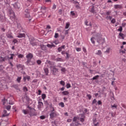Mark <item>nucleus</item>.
Masks as SVG:
<instances>
[{
  "mask_svg": "<svg viewBox=\"0 0 126 126\" xmlns=\"http://www.w3.org/2000/svg\"><path fill=\"white\" fill-rule=\"evenodd\" d=\"M12 5L16 9H19L20 8V6H19V3H15L12 4Z\"/></svg>",
  "mask_w": 126,
  "mask_h": 126,
  "instance_id": "nucleus-8",
  "label": "nucleus"
},
{
  "mask_svg": "<svg viewBox=\"0 0 126 126\" xmlns=\"http://www.w3.org/2000/svg\"><path fill=\"white\" fill-rule=\"evenodd\" d=\"M29 39L30 43H31L32 42L35 41V38H34V37L31 36L29 37Z\"/></svg>",
  "mask_w": 126,
  "mask_h": 126,
  "instance_id": "nucleus-15",
  "label": "nucleus"
},
{
  "mask_svg": "<svg viewBox=\"0 0 126 126\" xmlns=\"http://www.w3.org/2000/svg\"><path fill=\"white\" fill-rule=\"evenodd\" d=\"M30 44L32 45V47H35V46H37V42H35V41L30 42Z\"/></svg>",
  "mask_w": 126,
  "mask_h": 126,
  "instance_id": "nucleus-14",
  "label": "nucleus"
},
{
  "mask_svg": "<svg viewBox=\"0 0 126 126\" xmlns=\"http://www.w3.org/2000/svg\"><path fill=\"white\" fill-rule=\"evenodd\" d=\"M71 86H70V84L69 83H67L66 84V88L68 89V88H70Z\"/></svg>",
  "mask_w": 126,
  "mask_h": 126,
  "instance_id": "nucleus-42",
  "label": "nucleus"
},
{
  "mask_svg": "<svg viewBox=\"0 0 126 126\" xmlns=\"http://www.w3.org/2000/svg\"><path fill=\"white\" fill-rule=\"evenodd\" d=\"M44 71L46 75H48L49 74V69H48V68H44Z\"/></svg>",
  "mask_w": 126,
  "mask_h": 126,
  "instance_id": "nucleus-13",
  "label": "nucleus"
},
{
  "mask_svg": "<svg viewBox=\"0 0 126 126\" xmlns=\"http://www.w3.org/2000/svg\"><path fill=\"white\" fill-rule=\"evenodd\" d=\"M98 77H99V75H97L96 76H95L92 79V80H96V79H98Z\"/></svg>",
  "mask_w": 126,
  "mask_h": 126,
  "instance_id": "nucleus-30",
  "label": "nucleus"
},
{
  "mask_svg": "<svg viewBox=\"0 0 126 126\" xmlns=\"http://www.w3.org/2000/svg\"><path fill=\"white\" fill-rule=\"evenodd\" d=\"M94 40H95V37H93L91 38V41L92 44H95Z\"/></svg>",
  "mask_w": 126,
  "mask_h": 126,
  "instance_id": "nucleus-22",
  "label": "nucleus"
},
{
  "mask_svg": "<svg viewBox=\"0 0 126 126\" xmlns=\"http://www.w3.org/2000/svg\"><path fill=\"white\" fill-rule=\"evenodd\" d=\"M111 23H113L114 24V23H116V19H113L112 20H111Z\"/></svg>",
  "mask_w": 126,
  "mask_h": 126,
  "instance_id": "nucleus-49",
  "label": "nucleus"
},
{
  "mask_svg": "<svg viewBox=\"0 0 126 126\" xmlns=\"http://www.w3.org/2000/svg\"><path fill=\"white\" fill-rule=\"evenodd\" d=\"M70 14L72 15V16H74V15H75V13H74V11H71L70 12Z\"/></svg>",
  "mask_w": 126,
  "mask_h": 126,
  "instance_id": "nucleus-43",
  "label": "nucleus"
},
{
  "mask_svg": "<svg viewBox=\"0 0 126 126\" xmlns=\"http://www.w3.org/2000/svg\"><path fill=\"white\" fill-rule=\"evenodd\" d=\"M65 68L62 67L61 69V71H63V72H65Z\"/></svg>",
  "mask_w": 126,
  "mask_h": 126,
  "instance_id": "nucleus-54",
  "label": "nucleus"
},
{
  "mask_svg": "<svg viewBox=\"0 0 126 126\" xmlns=\"http://www.w3.org/2000/svg\"><path fill=\"white\" fill-rule=\"evenodd\" d=\"M41 120H45L46 119V116L42 115L40 117Z\"/></svg>",
  "mask_w": 126,
  "mask_h": 126,
  "instance_id": "nucleus-40",
  "label": "nucleus"
},
{
  "mask_svg": "<svg viewBox=\"0 0 126 126\" xmlns=\"http://www.w3.org/2000/svg\"><path fill=\"white\" fill-rule=\"evenodd\" d=\"M45 104L48 106V107H49V108H51V107H52V103L50 102H49L48 101H45Z\"/></svg>",
  "mask_w": 126,
  "mask_h": 126,
  "instance_id": "nucleus-12",
  "label": "nucleus"
},
{
  "mask_svg": "<svg viewBox=\"0 0 126 126\" xmlns=\"http://www.w3.org/2000/svg\"><path fill=\"white\" fill-rule=\"evenodd\" d=\"M22 112L24 115L30 114V116H36V114L32 113V112H35V109L29 106H27L26 109H23Z\"/></svg>",
  "mask_w": 126,
  "mask_h": 126,
  "instance_id": "nucleus-1",
  "label": "nucleus"
},
{
  "mask_svg": "<svg viewBox=\"0 0 126 126\" xmlns=\"http://www.w3.org/2000/svg\"><path fill=\"white\" fill-rule=\"evenodd\" d=\"M77 121V118L76 117H74L73 119V122H76Z\"/></svg>",
  "mask_w": 126,
  "mask_h": 126,
  "instance_id": "nucleus-56",
  "label": "nucleus"
},
{
  "mask_svg": "<svg viewBox=\"0 0 126 126\" xmlns=\"http://www.w3.org/2000/svg\"><path fill=\"white\" fill-rule=\"evenodd\" d=\"M3 69H4V66H3V65H0V72L1 71H2V70H3Z\"/></svg>",
  "mask_w": 126,
  "mask_h": 126,
  "instance_id": "nucleus-26",
  "label": "nucleus"
},
{
  "mask_svg": "<svg viewBox=\"0 0 126 126\" xmlns=\"http://www.w3.org/2000/svg\"><path fill=\"white\" fill-rule=\"evenodd\" d=\"M10 56H11V57L9 58V59L13 60V57H14V56H15V55L13 54H10Z\"/></svg>",
  "mask_w": 126,
  "mask_h": 126,
  "instance_id": "nucleus-35",
  "label": "nucleus"
},
{
  "mask_svg": "<svg viewBox=\"0 0 126 126\" xmlns=\"http://www.w3.org/2000/svg\"><path fill=\"white\" fill-rule=\"evenodd\" d=\"M7 38H13V36H12V35H10V34H8L7 35Z\"/></svg>",
  "mask_w": 126,
  "mask_h": 126,
  "instance_id": "nucleus-55",
  "label": "nucleus"
},
{
  "mask_svg": "<svg viewBox=\"0 0 126 126\" xmlns=\"http://www.w3.org/2000/svg\"><path fill=\"white\" fill-rule=\"evenodd\" d=\"M87 97H88L89 100H91V98H92V95L90 94H87Z\"/></svg>",
  "mask_w": 126,
  "mask_h": 126,
  "instance_id": "nucleus-37",
  "label": "nucleus"
},
{
  "mask_svg": "<svg viewBox=\"0 0 126 126\" xmlns=\"http://www.w3.org/2000/svg\"><path fill=\"white\" fill-rule=\"evenodd\" d=\"M50 68H51V69H52L53 72V74H56V72H57V71H59V69L56 68V66H50Z\"/></svg>",
  "mask_w": 126,
  "mask_h": 126,
  "instance_id": "nucleus-6",
  "label": "nucleus"
},
{
  "mask_svg": "<svg viewBox=\"0 0 126 126\" xmlns=\"http://www.w3.org/2000/svg\"><path fill=\"white\" fill-rule=\"evenodd\" d=\"M97 104H98V105H102V101H101V100H98V101H97Z\"/></svg>",
  "mask_w": 126,
  "mask_h": 126,
  "instance_id": "nucleus-59",
  "label": "nucleus"
},
{
  "mask_svg": "<svg viewBox=\"0 0 126 126\" xmlns=\"http://www.w3.org/2000/svg\"><path fill=\"white\" fill-rule=\"evenodd\" d=\"M118 31H119L120 32H122L123 31V27L120 26L119 29L118 30Z\"/></svg>",
  "mask_w": 126,
  "mask_h": 126,
  "instance_id": "nucleus-39",
  "label": "nucleus"
},
{
  "mask_svg": "<svg viewBox=\"0 0 126 126\" xmlns=\"http://www.w3.org/2000/svg\"><path fill=\"white\" fill-rule=\"evenodd\" d=\"M60 84L63 86H64V85H65V83L63 81H60Z\"/></svg>",
  "mask_w": 126,
  "mask_h": 126,
  "instance_id": "nucleus-33",
  "label": "nucleus"
},
{
  "mask_svg": "<svg viewBox=\"0 0 126 126\" xmlns=\"http://www.w3.org/2000/svg\"><path fill=\"white\" fill-rule=\"evenodd\" d=\"M62 94L64 95H68L69 94V93L68 91H63L62 92Z\"/></svg>",
  "mask_w": 126,
  "mask_h": 126,
  "instance_id": "nucleus-19",
  "label": "nucleus"
},
{
  "mask_svg": "<svg viewBox=\"0 0 126 126\" xmlns=\"http://www.w3.org/2000/svg\"><path fill=\"white\" fill-rule=\"evenodd\" d=\"M4 61H5V58L1 56L0 57V62H4Z\"/></svg>",
  "mask_w": 126,
  "mask_h": 126,
  "instance_id": "nucleus-31",
  "label": "nucleus"
},
{
  "mask_svg": "<svg viewBox=\"0 0 126 126\" xmlns=\"http://www.w3.org/2000/svg\"><path fill=\"white\" fill-rule=\"evenodd\" d=\"M58 116V112L57 111H54V112H51L50 114V117L51 119H54L55 117H57Z\"/></svg>",
  "mask_w": 126,
  "mask_h": 126,
  "instance_id": "nucleus-4",
  "label": "nucleus"
},
{
  "mask_svg": "<svg viewBox=\"0 0 126 126\" xmlns=\"http://www.w3.org/2000/svg\"><path fill=\"white\" fill-rule=\"evenodd\" d=\"M2 102L3 103V105H5V103H6V99H3V100H2Z\"/></svg>",
  "mask_w": 126,
  "mask_h": 126,
  "instance_id": "nucleus-53",
  "label": "nucleus"
},
{
  "mask_svg": "<svg viewBox=\"0 0 126 126\" xmlns=\"http://www.w3.org/2000/svg\"><path fill=\"white\" fill-rule=\"evenodd\" d=\"M96 42L99 45H103L105 42V38L102 37V34L97 33L96 35Z\"/></svg>",
  "mask_w": 126,
  "mask_h": 126,
  "instance_id": "nucleus-2",
  "label": "nucleus"
},
{
  "mask_svg": "<svg viewBox=\"0 0 126 126\" xmlns=\"http://www.w3.org/2000/svg\"><path fill=\"white\" fill-rule=\"evenodd\" d=\"M104 53L105 54H110V48H107Z\"/></svg>",
  "mask_w": 126,
  "mask_h": 126,
  "instance_id": "nucleus-34",
  "label": "nucleus"
},
{
  "mask_svg": "<svg viewBox=\"0 0 126 126\" xmlns=\"http://www.w3.org/2000/svg\"><path fill=\"white\" fill-rule=\"evenodd\" d=\"M26 58L27 59V61L26 62V64L29 66L30 65V62H31V60L33 58V54L32 53H29L26 55Z\"/></svg>",
  "mask_w": 126,
  "mask_h": 126,
  "instance_id": "nucleus-3",
  "label": "nucleus"
},
{
  "mask_svg": "<svg viewBox=\"0 0 126 126\" xmlns=\"http://www.w3.org/2000/svg\"><path fill=\"white\" fill-rule=\"evenodd\" d=\"M36 63L37 64L40 65L42 63V61H41V60H37Z\"/></svg>",
  "mask_w": 126,
  "mask_h": 126,
  "instance_id": "nucleus-41",
  "label": "nucleus"
},
{
  "mask_svg": "<svg viewBox=\"0 0 126 126\" xmlns=\"http://www.w3.org/2000/svg\"><path fill=\"white\" fill-rule=\"evenodd\" d=\"M25 17H27V18H30V14L29 13H25Z\"/></svg>",
  "mask_w": 126,
  "mask_h": 126,
  "instance_id": "nucleus-25",
  "label": "nucleus"
},
{
  "mask_svg": "<svg viewBox=\"0 0 126 126\" xmlns=\"http://www.w3.org/2000/svg\"><path fill=\"white\" fill-rule=\"evenodd\" d=\"M76 50L77 52H80V51H81V48H76Z\"/></svg>",
  "mask_w": 126,
  "mask_h": 126,
  "instance_id": "nucleus-58",
  "label": "nucleus"
},
{
  "mask_svg": "<svg viewBox=\"0 0 126 126\" xmlns=\"http://www.w3.org/2000/svg\"><path fill=\"white\" fill-rule=\"evenodd\" d=\"M27 2L28 3H32L33 2V0H27Z\"/></svg>",
  "mask_w": 126,
  "mask_h": 126,
  "instance_id": "nucleus-46",
  "label": "nucleus"
},
{
  "mask_svg": "<svg viewBox=\"0 0 126 126\" xmlns=\"http://www.w3.org/2000/svg\"><path fill=\"white\" fill-rule=\"evenodd\" d=\"M25 12L26 13H29V9H26L25 11Z\"/></svg>",
  "mask_w": 126,
  "mask_h": 126,
  "instance_id": "nucleus-63",
  "label": "nucleus"
},
{
  "mask_svg": "<svg viewBox=\"0 0 126 126\" xmlns=\"http://www.w3.org/2000/svg\"><path fill=\"white\" fill-rule=\"evenodd\" d=\"M40 10H41V12L42 13V17H47V16H45V12H46V7H41Z\"/></svg>",
  "mask_w": 126,
  "mask_h": 126,
  "instance_id": "nucleus-5",
  "label": "nucleus"
},
{
  "mask_svg": "<svg viewBox=\"0 0 126 126\" xmlns=\"http://www.w3.org/2000/svg\"><path fill=\"white\" fill-rule=\"evenodd\" d=\"M56 62H63V59L62 58H58L55 59Z\"/></svg>",
  "mask_w": 126,
  "mask_h": 126,
  "instance_id": "nucleus-16",
  "label": "nucleus"
},
{
  "mask_svg": "<svg viewBox=\"0 0 126 126\" xmlns=\"http://www.w3.org/2000/svg\"><path fill=\"white\" fill-rule=\"evenodd\" d=\"M17 67L18 68H22V67H23V65L21 64H19L17 65Z\"/></svg>",
  "mask_w": 126,
  "mask_h": 126,
  "instance_id": "nucleus-24",
  "label": "nucleus"
},
{
  "mask_svg": "<svg viewBox=\"0 0 126 126\" xmlns=\"http://www.w3.org/2000/svg\"><path fill=\"white\" fill-rule=\"evenodd\" d=\"M50 112H51V113H53V112H55V108H54V107L51 106L50 107Z\"/></svg>",
  "mask_w": 126,
  "mask_h": 126,
  "instance_id": "nucleus-27",
  "label": "nucleus"
},
{
  "mask_svg": "<svg viewBox=\"0 0 126 126\" xmlns=\"http://www.w3.org/2000/svg\"><path fill=\"white\" fill-rule=\"evenodd\" d=\"M26 77H27V80H28V81H29V80H30V76H26Z\"/></svg>",
  "mask_w": 126,
  "mask_h": 126,
  "instance_id": "nucleus-64",
  "label": "nucleus"
},
{
  "mask_svg": "<svg viewBox=\"0 0 126 126\" xmlns=\"http://www.w3.org/2000/svg\"><path fill=\"white\" fill-rule=\"evenodd\" d=\"M10 14L11 16H12L13 18H14V17H15L14 12H13V11H11V12H10Z\"/></svg>",
  "mask_w": 126,
  "mask_h": 126,
  "instance_id": "nucleus-21",
  "label": "nucleus"
},
{
  "mask_svg": "<svg viewBox=\"0 0 126 126\" xmlns=\"http://www.w3.org/2000/svg\"><path fill=\"white\" fill-rule=\"evenodd\" d=\"M16 80L18 83H20V81H21V77H18Z\"/></svg>",
  "mask_w": 126,
  "mask_h": 126,
  "instance_id": "nucleus-28",
  "label": "nucleus"
},
{
  "mask_svg": "<svg viewBox=\"0 0 126 126\" xmlns=\"http://www.w3.org/2000/svg\"><path fill=\"white\" fill-rule=\"evenodd\" d=\"M112 18H113V17L111 16L106 17V19H109V20H112Z\"/></svg>",
  "mask_w": 126,
  "mask_h": 126,
  "instance_id": "nucleus-48",
  "label": "nucleus"
},
{
  "mask_svg": "<svg viewBox=\"0 0 126 126\" xmlns=\"http://www.w3.org/2000/svg\"><path fill=\"white\" fill-rule=\"evenodd\" d=\"M118 106H117V105L116 104H114V105H111V108L114 109H117Z\"/></svg>",
  "mask_w": 126,
  "mask_h": 126,
  "instance_id": "nucleus-29",
  "label": "nucleus"
},
{
  "mask_svg": "<svg viewBox=\"0 0 126 126\" xmlns=\"http://www.w3.org/2000/svg\"><path fill=\"white\" fill-rule=\"evenodd\" d=\"M64 48H65V45H62V46H61L60 47H59L58 48V52L60 53V52H62V51L63 50H63H64Z\"/></svg>",
  "mask_w": 126,
  "mask_h": 126,
  "instance_id": "nucleus-10",
  "label": "nucleus"
},
{
  "mask_svg": "<svg viewBox=\"0 0 126 126\" xmlns=\"http://www.w3.org/2000/svg\"><path fill=\"white\" fill-rule=\"evenodd\" d=\"M54 38H56V39L57 38H59V33H55V34L54 35Z\"/></svg>",
  "mask_w": 126,
  "mask_h": 126,
  "instance_id": "nucleus-47",
  "label": "nucleus"
},
{
  "mask_svg": "<svg viewBox=\"0 0 126 126\" xmlns=\"http://www.w3.org/2000/svg\"><path fill=\"white\" fill-rule=\"evenodd\" d=\"M23 89H24V91H25L26 92H27V91H28V89L26 87H24Z\"/></svg>",
  "mask_w": 126,
  "mask_h": 126,
  "instance_id": "nucleus-51",
  "label": "nucleus"
},
{
  "mask_svg": "<svg viewBox=\"0 0 126 126\" xmlns=\"http://www.w3.org/2000/svg\"><path fill=\"white\" fill-rule=\"evenodd\" d=\"M91 12H92L93 13H95V9L94 8V6H93L92 8L91 9Z\"/></svg>",
  "mask_w": 126,
  "mask_h": 126,
  "instance_id": "nucleus-23",
  "label": "nucleus"
},
{
  "mask_svg": "<svg viewBox=\"0 0 126 126\" xmlns=\"http://www.w3.org/2000/svg\"><path fill=\"white\" fill-rule=\"evenodd\" d=\"M119 35L120 37H121V38H120V39H123V40H124V39H125V36H124L125 35L124 34V33L120 32V33H119Z\"/></svg>",
  "mask_w": 126,
  "mask_h": 126,
  "instance_id": "nucleus-17",
  "label": "nucleus"
},
{
  "mask_svg": "<svg viewBox=\"0 0 126 126\" xmlns=\"http://www.w3.org/2000/svg\"><path fill=\"white\" fill-rule=\"evenodd\" d=\"M11 108V106H10V105H7L6 106V109L8 111H9V110H10Z\"/></svg>",
  "mask_w": 126,
  "mask_h": 126,
  "instance_id": "nucleus-45",
  "label": "nucleus"
},
{
  "mask_svg": "<svg viewBox=\"0 0 126 126\" xmlns=\"http://www.w3.org/2000/svg\"><path fill=\"white\" fill-rule=\"evenodd\" d=\"M69 25H70L69 23H66V25L65 27V29H68V28L69 27Z\"/></svg>",
  "mask_w": 126,
  "mask_h": 126,
  "instance_id": "nucleus-36",
  "label": "nucleus"
},
{
  "mask_svg": "<svg viewBox=\"0 0 126 126\" xmlns=\"http://www.w3.org/2000/svg\"><path fill=\"white\" fill-rule=\"evenodd\" d=\"M57 8V5L56 4H54L53 7H52V9H56Z\"/></svg>",
  "mask_w": 126,
  "mask_h": 126,
  "instance_id": "nucleus-57",
  "label": "nucleus"
},
{
  "mask_svg": "<svg viewBox=\"0 0 126 126\" xmlns=\"http://www.w3.org/2000/svg\"><path fill=\"white\" fill-rule=\"evenodd\" d=\"M4 114L2 115V117H6L8 116V114H6V113H7V111L6 110H3Z\"/></svg>",
  "mask_w": 126,
  "mask_h": 126,
  "instance_id": "nucleus-20",
  "label": "nucleus"
},
{
  "mask_svg": "<svg viewBox=\"0 0 126 126\" xmlns=\"http://www.w3.org/2000/svg\"><path fill=\"white\" fill-rule=\"evenodd\" d=\"M13 43H14V44H16V43H17V42H18V41L16 39H14L13 41Z\"/></svg>",
  "mask_w": 126,
  "mask_h": 126,
  "instance_id": "nucleus-62",
  "label": "nucleus"
},
{
  "mask_svg": "<svg viewBox=\"0 0 126 126\" xmlns=\"http://www.w3.org/2000/svg\"><path fill=\"white\" fill-rule=\"evenodd\" d=\"M95 55H97V56H102V51H101V50H98L97 52L95 53Z\"/></svg>",
  "mask_w": 126,
  "mask_h": 126,
  "instance_id": "nucleus-18",
  "label": "nucleus"
},
{
  "mask_svg": "<svg viewBox=\"0 0 126 126\" xmlns=\"http://www.w3.org/2000/svg\"><path fill=\"white\" fill-rule=\"evenodd\" d=\"M41 97H42V99L43 100H45V99L46 98V94H42L41 95Z\"/></svg>",
  "mask_w": 126,
  "mask_h": 126,
  "instance_id": "nucleus-32",
  "label": "nucleus"
},
{
  "mask_svg": "<svg viewBox=\"0 0 126 126\" xmlns=\"http://www.w3.org/2000/svg\"><path fill=\"white\" fill-rule=\"evenodd\" d=\"M114 8L115 9H121L123 8V5L122 4H115L114 5Z\"/></svg>",
  "mask_w": 126,
  "mask_h": 126,
  "instance_id": "nucleus-9",
  "label": "nucleus"
},
{
  "mask_svg": "<svg viewBox=\"0 0 126 126\" xmlns=\"http://www.w3.org/2000/svg\"><path fill=\"white\" fill-rule=\"evenodd\" d=\"M17 38H23L25 37V33H19L17 36Z\"/></svg>",
  "mask_w": 126,
  "mask_h": 126,
  "instance_id": "nucleus-11",
  "label": "nucleus"
},
{
  "mask_svg": "<svg viewBox=\"0 0 126 126\" xmlns=\"http://www.w3.org/2000/svg\"><path fill=\"white\" fill-rule=\"evenodd\" d=\"M59 105L61 106L62 108H63V107H64V103H63V102H60Z\"/></svg>",
  "mask_w": 126,
  "mask_h": 126,
  "instance_id": "nucleus-38",
  "label": "nucleus"
},
{
  "mask_svg": "<svg viewBox=\"0 0 126 126\" xmlns=\"http://www.w3.org/2000/svg\"><path fill=\"white\" fill-rule=\"evenodd\" d=\"M65 55L66 56V59H69V55H68V53L67 52L65 53Z\"/></svg>",
  "mask_w": 126,
  "mask_h": 126,
  "instance_id": "nucleus-52",
  "label": "nucleus"
},
{
  "mask_svg": "<svg viewBox=\"0 0 126 126\" xmlns=\"http://www.w3.org/2000/svg\"><path fill=\"white\" fill-rule=\"evenodd\" d=\"M80 121L81 122V123H83V122L85 121L84 118H81L80 119Z\"/></svg>",
  "mask_w": 126,
  "mask_h": 126,
  "instance_id": "nucleus-50",
  "label": "nucleus"
},
{
  "mask_svg": "<svg viewBox=\"0 0 126 126\" xmlns=\"http://www.w3.org/2000/svg\"><path fill=\"white\" fill-rule=\"evenodd\" d=\"M43 106H44V103H43V102H42V101L38 102L37 108H38V109H39V110H41V109H42V108H43Z\"/></svg>",
  "mask_w": 126,
  "mask_h": 126,
  "instance_id": "nucleus-7",
  "label": "nucleus"
},
{
  "mask_svg": "<svg viewBox=\"0 0 126 126\" xmlns=\"http://www.w3.org/2000/svg\"><path fill=\"white\" fill-rule=\"evenodd\" d=\"M23 57H24V56L22 54H20L18 55V58H20L21 59H22V58H23Z\"/></svg>",
  "mask_w": 126,
  "mask_h": 126,
  "instance_id": "nucleus-60",
  "label": "nucleus"
},
{
  "mask_svg": "<svg viewBox=\"0 0 126 126\" xmlns=\"http://www.w3.org/2000/svg\"><path fill=\"white\" fill-rule=\"evenodd\" d=\"M111 11H107L106 13V15H110V14H111Z\"/></svg>",
  "mask_w": 126,
  "mask_h": 126,
  "instance_id": "nucleus-61",
  "label": "nucleus"
},
{
  "mask_svg": "<svg viewBox=\"0 0 126 126\" xmlns=\"http://www.w3.org/2000/svg\"><path fill=\"white\" fill-rule=\"evenodd\" d=\"M96 103H97V100L96 99H94L92 102V104L94 105V104H96Z\"/></svg>",
  "mask_w": 126,
  "mask_h": 126,
  "instance_id": "nucleus-44",
  "label": "nucleus"
}]
</instances>
